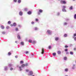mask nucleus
Wrapping results in <instances>:
<instances>
[{
	"label": "nucleus",
	"mask_w": 76,
	"mask_h": 76,
	"mask_svg": "<svg viewBox=\"0 0 76 76\" xmlns=\"http://www.w3.org/2000/svg\"><path fill=\"white\" fill-rule=\"evenodd\" d=\"M13 1L14 2H15L16 3L17 1V0H14Z\"/></svg>",
	"instance_id": "obj_47"
},
{
	"label": "nucleus",
	"mask_w": 76,
	"mask_h": 76,
	"mask_svg": "<svg viewBox=\"0 0 76 76\" xmlns=\"http://www.w3.org/2000/svg\"><path fill=\"white\" fill-rule=\"evenodd\" d=\"M70 54L71 55H73V53L72 52H70Z\"/></svg>",
	"instance_id": "obj_22"
},
{
	"label": "nucleus",
	"mask_w": 76,
	"mask_h": 76,
	"mask_svg": "<svg viewBox=\"0 0 76 76\" xmlns=\"http://www.w3.org/2000/svg\"><path fill=\"white\" fill-rule=\"evenodd\" d=\"M29 69H26V72H29Z\"/></svg>",
	"instance_id": "obj_42"
},
{
	"label": "nucleus",
	"mask_w": 76,
	"mask_h": 76,
	"mask_svg": "<svg viewBox=\"0 0 76 76\" xmlns=\"http://www.w3.org/2000/svg\"><path fill=\"white\" fill-rule=\"evenodd\" d=\"M25 11H27L28 10V9L26 8H25L24 9Z\"/></svg>",
	"instance_id": "obj_36"
},
{
	"label": "nucleus",
	"mask_w": 76,
	"mask_h": 76,
	"mask_svg": "<svg viewBox=\"0 0 76 76\" xmlns=\"http://www.w3.org/2000/svg\"><path fill=\"white\" fill-rule=\"evenodd\" d=\"M21 45H24L23 42H21Z\"/></svg>",
	"instance_id": "obj_33"
},
{
	"label": "nucleus",
	"mask_w": 76,
	"mask_h": 76,
	"mask_svg": "<svg viewBox=\"0 0 76 76\" xmlns=\"http://www.w3.org/2000/svg\"><path fill=\"white\" fill-rule=\"evenodd\" d=\"M74 50H76V48H74Z\"/></svg>",
	"instance_id": "obj_58"
},
{
	"label": "nucleus",
	"mask_w": 76,
	"mask_h": 76,
	"mask_svg": "<svg viewBox=\"0 0 76 76\" xmlns=\"http://www.w3.org/2000/svg\"><path fill=\"white\" fill-rule=\"evenodd\" d=\"M45 50H44V49L43 48H42V52H41V53L42 54H44Z\"/></svg>",
	"instance_id": "obj_4"
},
{
	"label": "nucleus",
	"mask_w": 76,
	"mask_h": 76,
	"mask_svg": "<svg viewBox=\"0 0 76 76\" xmlns=\"http://www.w3.org/2000/svg\"><path fill=\"white\" fill-rule=\"evenodd\" d=\"M37 43V41L36 40H33L32 41V44H36Z\"/></svg>",
	"instance_id": "obj_7"
},
{
	"label": "nucleus",
	"mask_w": 76,
	"mask_h": 76,
	"mask_svg": "<svg viewBox=\"0 0 76 76\" xmlns=\"http://www.w3.org/2000/svg\"><path fill=\"white\" fill-rule=\"evenodd\" d=\"M17 37L18 39H20V35L19 34H18Z\"/></svg>",
	"instance_id": "obj_11"
},
{
	"label": "nucleus",
	"mask_w": 76,
	"mask_h": 76,
	"mask_svg": "<svg viewBox=\"0 0 76 76\" xmlns=\"http://www.w3.org/2000/svg\"><path fill=\"white\" fill-rule=\"evenodd\" d=\"M66 54H69V52H66Z\"/></svg>",
	"instance_id": "obj_60"
},
{
	"label": "nucleus",
	"mask_w": 76,
	"mask_h": 76,
	"mask_svg": "<svg viewBox=\"0 0 76 76\" xmlns=\"http://www.w3.org/2000/svg\"><path fill=\"white\" fill-rule=\"evenodd\" d=\"M38 15H40V13L39 12H38Z\"/></svg>",
	"instance_id": "obj_57"
},
{
	"label": "nucleus",
	"mask_w": 76,
	"mask_h": 76,
	"mask_svg": "<svg viewBox=\"0 0 76 76\" xmlns=\"http://www.w3.org/2000/svg\"><path fill=\"white\" fill-rule=\"evenodd\" d=\"M18 56H15V58H18Z\"/></svg>",
	"instance_id": "obj_53"
},
{
	"label": "nucleus",
	"mask_w": 76,
	"mask_h": 76,
	"mask_svg": "<svg viewBox=\"0 0 76 76\" xmlns=\"http://www.w3.org/2000/svg\"><path fill=\"white\" fill-rule=\"evenodd\" d=\"M28 42L30 43H32V41L31 39H29L28 40Z\"/></svg>",
	"instance_id": "obj_12"
},
{
	"label": "nucleus",
	"mask_w": 76,
	"mask_h": 76,
	"mask_svg": "<svg viewBox=\"0 0 76 76\" xmlns=\"http://www.w3.org/2000/svg\"><path fill=\"white\" fill-rule=\"evenodd\" d=\"M18 3H21V0H18Z\"/></svg>",
	"instance_id": "obj_17"
},
{
	"label": "nucleus",
	"mask_w": 76,
	"mask_h": 76,
	"mask_svg": "<svg viewBox=\"0 0 76 76\" xmlns=\"http://www.w3.org/2000/svg\"><path fill=\"white\" fill-rule=\"evenodd\" d=\"M1 27L2 29H4V27L3 26H1Z\"/></svg>",
	"instance_id": "obj_10"
},
{
	"label": "nucleus",
	"mask_w": 76,
	"mask_h": 76,
	"mask_svg": "<svg viewBox=\"0 0 76 76\" xmlns=\"http://www.w3.org/2000/svg\"><path fill=\"white\" fill-rule=\"evenodd\" d=\"M39 12L40 13H42V10H39Z\"/></svg>",
	"instance_id": "obj_16"
},
{
	"label": "nucleus",
	"mask_w": 76,
	"mask_h": 76,
	"mask_svg": "<svg viewBox=\"0 0 76 76\" xmlns=\"http://www.w3.org/2000/svg\"><path fill=\"white\" fill-rule=\"evenodd\" d=\"M65 76H68L67 75H66Z\"/></svg>",
	"instance_id": "obj_63"
},
{
	"label": "nucleus",
	"mask_w": 76,
	"mask_h": 76,
	"mask_svg": "<svg viewBox=\"0 0 76 76\" xmlns=\"http://www.w3.org/2000/svg\"><path fill=\"white\" fill-rule=\"evenodd\" d=\"M75 67L73 66V67H72V69H75Z\"/></svg>",
	"instance_id": "obj_54"
},
{
	"label": "nucleus",
	"mask_w": 76,
	"mask_h": 76,
	"mask_svg": "<svg viewBox=\"0 0 76 76\" xmlns=\"http://www.w3.org/2000/svg\"><path fill=\"white\" fill-rule=\"evenodd\" d=\"M64 60H67V58L66 57H65L64 58Z\"/></svg>",
	"instance_id": "obj_28"
},
{
	"label": "nucleus",
	"mask_w": 76,
	"mask_h": 76,
	"mask_svg": "<svg viewBox=\"0 0 76 76\" xmlns=\"http://www.w3.org/2000/svg\"><path fill=\"white\" fill-rule=\"evenodd\" d=\"M35 30H38V28L37 27H35Z\"/></svg>",
	"instance_id": "obj_30"
},
{
	"label": "nucleus",
	"mask_w": 76,
	"mask_h": 76,
	"mask_svg": "<svg viewBox=\"0 0 76 76\" xmlns=\"http://www.w3.org/2000/svg\"><path fill=\"white\" fill-rule=\"evenodd\" d=\"M15 43H18V41H15Z\"/></svg>",
	"instance_id": "obj_59"
},
{
	"label": "nucleus",
	"mask_w": 76,
	"mask_h": 76,
	"mask_svg": "<svg viewBox=\"0 0 76 76\" xmlns=\"http://www.w3.org/2000/svg\"><path fill=\"white\" fill-rule=\"evenodd\" d=\"M2 34H5V32H4V31H3L2 32Z\"/></svg>",
	"instance_id": "obj_45"
},
{
	"label": "nucleus",
	"mask_w": 76,
	"mask_h": 76,
	"mask_svg": "<svg viewBox=\"0 0 76 76\" xmlns=\"http://www.w3.org/2000/svg\"><path fill=\"white\" fill-rule=\"evenodd\" d=\"M8 70V67L7 66H5L4 67V70L7 71Z\"/></svg>",
	"instance_id": "obj_3"
},
{
	"label": "nucleus",
	"mask_w": 76,
	"mask_h": 76,
	"mask_svg": "<svg viewBox=\"0 0 76 76\" xmlns=\"http://www.w3.org/2000/svg\"><path fill=\"white\" fill-rule=\"evenodd\" d=\"M65 72H68V69L66 68L65 69Z\"/></svg>",
	"instance_id": "obj_25"
},
{
	"label": "nucleus",
	"mask_w": 76,
	"mask_h": 76,
	"mask_svg": "<svg viewBox=\"0 0 76 76\" xmlns=\"http://www.w3.org/2000/svg\"><path fill=\"white\" fill-rule=\"evenodd\" d=\"M75 41H76V37H75L74 38Z\"/></svg>",
	"instance_id": "obj_48"
},
{
	"label": "nucleus",
	"mask_w": 76,
	"mask_h": 76,
	"mask_svg": "<svg viewBox=\"0 0 76 76\" xmlns=\"http://www.w3.org/2000/svg\"><path fill=\"white\" fill-rule=\"evenodd\" d=\"M74 18L75 19H76V14H75L74 16Z\"/></svg>",
	"instance_id": "obj_32"
},
{
	"label": "nucleus",
	"mask_w": 76,
	"mask_h": 76,
	"mask_svg": "<svg viewBox=\"0 0 76 76\" xmlns=\"http://www.w3.org/2000/svg\"><path fill=\"white\" fill-rule=\"evenodd\" d=\"M11 26H13V24H11Z\"/></svg>",
	"instance_id": "obj_56"
},
{
	"label": "nucleus",
	"mask_w": 76,
	"mask_h": 76,
	"mask_svg": "<svg viewBox=\"0 0 76 76\" xmlns=\"http://www.w3.org/2000/svg\"><path fill=\"white\" fill-rule=\"evenodd\" d=\"M13 70V68H10V70Z\"/></svg>",
	"instance_id": "obj_50"
},
{
	"label": "nucleus",
	"mask_w": 76,
	"mask_h": 76,
	"mask_svg": "<svg viewBox=\"0 0 76 76\" xmlns=\"http://www.w3.org/2000/svg\"><path fill=\"white\" fill-rule=\"evenodd\" d=\"M15 30H16V31H18V28H16L15 29Z\"/></svg>",
	"instance_id": "obj_52"
},
{
	"label": "nucleus",
	"mask_w": 76,
	"mask_h": 76,
	"mask_svg": "<svg viewBox=\"0 0 76 76\" xmlns=\"http://www.w3.org/2000/svg\"><path fill=\"white\" fill-rule=\"evenodd\" d=\"M76 34H74V36L73 37V38H75V37H76Z\"/></svg>",
	"instance_id": "obj_21"
},
{
	"label": "nucleus",
	"mask_w": 76,
	"mask_h": 76,
	"mask_svg": "<svg viewBox=\"0 0 76 76\" xmlns=\"http://www.w3.org/2000/svg\"><path fill=\"white\" fill-rule=\"evenodd\" d=\"M8 56H10L11 55V53L10 52H9L8 54Z\"/></svg>",
	"instance_id": "obj_34"
},
{
	"label": "nucleus",
	"mask_w": 76,
	"mask_h": 76,
	"mask_svg": "<svg viewBox=\"0 0 76 76\" xmlns=\"http://www.w3.org/2000/svg\"><path fill=\"white\" fill-rule=\"evenodd\" d=\"M73 9V7L71 6L70 8H69V9L70 10H72Z\"/></svg>",
	"instance_id": "obj_24"
},
{
	"label": "nucleus",
	"mask_w": 76,
	"mask_h": 76,
	"mask_svg": "<svg viewBox=\"0 0 76 76\" xmlns=\"http://www.w3.org/2000/svg\"><path fill=\"white\" fill-rule=\"evenodd\" d=\"M68 51V50L67 49H66L65 50V51H66V52L67 51Z\"/></svg>",
	"instance_id": "obj_41"
},
{
	"label": "nucleus",
	"mask_w": 76,
	"mask_h": 76,
	"mask_svg": "<svg viewBox=\"0 0 76 76\" xmlns=\"http://www.w3.org/2000/svg\"><path fill=\"white\" fill-rule=\"evenodd\" d=\"M49 49H51V46H49Z\"/></svg>",
	"instance_id": "obj_40"
},
{
	"label": "nucleus",
	"mask_w": 76,
	"mask_h": 76,
	"mask_svg": "<svg viewBox=\"0 0 76 76\" xmlns=\"http://www.w3.org/2000/svg\"><path fill=\"white\" fill-rule=\"evenodd\" d=\"M57 53L58 54L60 55L61 54V52L60 50H58L57 51Z\"/></svg>",
	"instance_id": "obj_8"
},
{
	"label": "nucleus",
	"mask_w": 76,
	"mask_h": 76,
	"mask_svg": "<svg viewBox=\"0 0 76 76\" xmlns=\"http://www.w3.org/2000/svg\"><path fill=\"white\" fill-rule=\"evenodd\" d=\"M9 26H7V27H6V28L7 29H9Z\"/></svg>",
	"instance_id": "obj_39"
},
{
	"label": "nucleus",
	"mask_w": 76,
	"mask_h": 76,
	"mask_svg": "<svg viewBox=\"0 0 76 76\" xmlns=\"http://www.w3.org/2000/svg\"><path fill=\"white\" fill-rule=\"evenodd\" d=\"M36 22H38V19L37 18L36 19Z\"/></svg>",
	"instance_id": "obj_44"
},
{
	"label": "nucleus",
	"mask_w": 76,
	"mask_h": 76,
	"mask_svg": "<svg viewBox=\"0 0 76 76\" xmlns=\"http://www.w3.org/2000/svg\"><path fill=\"white\" fill-rule=\"evenodd\" d=\"M73 67H74V66H75V64L73 65Z\"/></svg>",
	"instance_id": "obj_61"
},
{
	"label": "nucleus",
	"mask_w": 76,
	"mask_h": 76,
	"mask_svg": "<svg viewBox=\"0 0 76 76\" xmlns=\"http://www.w3.org/2000/svg\"><path fill=\"white\" fill-rule=\"evenodd\" d=\"M9 66H10V67H13V65L12 64H9Z\"/></svg>",
	"instance_id": "obj_23"
},
{
	"label": "nucleus",
	"mask_w": 76,
	"mask_h": 76,
	"mask_svg": "<svg viewBox=\"0 0 76 76\" xmlns=\"http://www.w3.org/2000/svg\"><path fill=\"white\" fill-rule=\"evenodd\" d=\"M18 27H19L20 28H21L22 27V26H21V25L20 24H19L18 25Z\"/></svg>",
	"instance_id": "obj_27"
},
{
	"label": "nucleus",
	"mask_w": 76,
	"mask_h": 76,
	"mask_svg": "<svg viewBox=\"0 0 76 76\" xmlns=\"http://www.w3.org/2000/svg\"><path fill=\"white\" fill-rule=\"evenodd\" d=\"M59 39V38L58 37H56L55 38V40L56 41H58Z\"/></svg>",
	"instance_id": "obj_20"
},
{
	"label": "nucleus",
	"mask_w": 76,
	"mask_h": 76,
	"mask_svg": "<svg viewBox=\"0 0 76 76\" xmlns=\"http://www.w3.org/2000/svg\"><path fill=\"white\" fill-rule=\"evenodd\" d=\"M47 32L48 33V34H49V35H51V34H52V31L49 30H48L47 31Z\"/></svg>",
	"instance_id": "obj_2"
},
{
	"label": "nucleus",
	"mask_w": 76,
	"mask_h": 76,
	"mask_svg": "<svg viewBox=\"0 0 76 76\" xmlns=\"http://www.w3.org/2000/svg\"><path fill=\"white\" fill-rule=\"evenodd\" d=\"M67 23H64V25H67Z\"/></svg>",
	"instance_id": "obj_37"
},
{
	"label": "nucleus",
	"mask_w": 76,
	"mask_h": 76,
	"mask_svg": "<svg viewBox=\"0 0 76 76\" xmlns=\"http://www.w3.org/2000/svg\"><path fill=\"white\" fill-rule=\"evenodd\" d=\"M62 10L63 12H67V11L65 9H62Z\"/></svg>",
	"instance_id": "obj_9"
},
{
	"label": "nucleus",
	"mask_w": 76,
	"mask_h": 76,
	"mask_svg": "<svg viewBox=\"0 0 76 76\" xmlns=\"http://www.w3.org/2000/svg\"><path fill=\"white\" fill-rule=\"evenodd\" d=\"M57 15L58 16V15H60V13L58 12V13H57Z\"/></svg>",
	"instance_id": "obj_46"
},
{
	"label": "nucleus",
	"mask_w": 76,
	"mask_h": 76,
	"mask_svg": "<svg viewBox=\"0 0 76 76\" xmlns=\"http://www.w3.org/2000/svg\"><path fill=\"white\" fill-rule=\"evenodd\" d=\"M29 52L28 51H26V54H28V53Z\"/></svg>",
	"instance_id": "obj_51"
},
{
	"label": "nucleus",
	"mask_w": 76,
	"mask_h": 76,
	"mask_svg": "<svg viewBox=\"0 0 76 76\" xmlns=\"http://www.w3.org/2000/svg\"><path fill=\"white\" fill-rule=\"evenodd\" d=\"M33 56H34V55L32 54L30 55V56L31 57H33Z\"/></svg>",
	"instance_id": "obj_38"
},
{
	"label": "nucleus",
	"mask_w": 76,
	"mask_h": 76,
	"mask_svg": "<svg viewBox=\"0 0 76 76\" xmlns=\"http://www.w3.org/2000/svg\"><path fill=\"white\" fill-rule=\"evenodd\" d=\"M65 8H66V6H63L62 7V8H63V9H65Z\"/></svg>",
	"instance_id": "obj_43"
},
{
	"label": "nucleus",
	"mask_w": 76,
	"mask_h": 76,
	"mask_svg": "<svg viewBox=\"0 0 76 76\" xmlns=\"http://www.w3.org/2000/svg\"><path fill=\"white\" fill-rule=\"evenodd\" d=\"M32 75H33V72L32 71H29L28 73V75L29 76H31Z\"/></svg>",
	"instance_id": "obj_1"
},
{
	"label": "nucleus",
	"mask_w": 76,
	"mask_h": 76,
	"mask_svg": "<svg viewBox=\"0 0 76 76\" xmlns=\"http://www.w3.org/2000/svg\"><path fill=\"white\" fill-rule=\"evenodd\" d=\"M68 46H67V45H66V46H65V48H67V47H68Z\"/></svg>",
	"instance_id": "obj_49"
},
{
	"label": "nucleus",
	"mask_w": 76,
	"mask_h": 76,
	"mask_svg": "<svg viewBox=\"0 0 76 76\" xmlns=\"http://www.w3.org/2000/svg\"><path fill=\"white\" fill-rule=\"evenodd\" d=\"M20 16H22L23 15V12L22 11H20L19 13Z\"/></svg>",
	"instance_id": "obj_6"
},
{
	"label": "nucleus",
	"mask_w": 76,
	"mask_h": 76,
	"mask_svg": "<svg viewBox=\"0 0 76 76\" xmlns=\"http://www.w3.org/2000/svg\"><path fill=\"white\" fill-rule=\"evenodd\" d=\"M67 34H65L64 35V37H67Z\"/></svg>",
	"instance_id": "obj_31"
},
{
	"label": "nucleus",
	"mask_w": 76,
	"mask_h": 76,
	"mask_svg": "<svg viewBox=\"0 0 76 76\" xmlns=\"http://www.w3.org/2000/svg\"><path fill=\"white\" fill-rule=\"evenodd\" d=\"M25 64H22L21 65V67H25Z\"/></svg>",
	"instance_id": "obj_13"
},
{
	"label": "nucleus",
	"mask_w": 76,
	"mask_h": 76,
	"mask_svg": "<svg viewBox=\"0 0 76 76\" xmlns=\"http://www.w3.org/2000/svg\"><path fill=\"white\" fill-rule=\"evenodd\" d=\"M61 4H66V2L65 1H61Z\"/></svg>",
	"instance_id": "obj_5"
},
{
	"label": "nucleus",
	"mask_w": 76,
	"mask_h": 76,
	"mask_svg": "<svg viewBox=\"0 0 76 76\" xmlns=\"http://www.w3.org/2000/svg\"><path fill=\"white\" fill-rule=\"evenodd\" d=\"M8 24H11V22L10 21H9L8 22Z\"/></svg>",
	"instance_id": "obj_35"
},
{
	"label": "nucleus",
	"mask_w": 76,
	"mask_h": 76,
	"mask_svg": "<svg viewBox=\"0 0 76 76\" xmlns=\"http://www.w3.org/2000/svg\"><path fill=\"white\" fill-rule=\"evenodd\" d=\"M28 15H31V12L29 11L28 12Z\"/></svg>",
	"instance_id": "obj_18"
},
{
	"label": "nucleus",
	"mask_w": 76,
	"mask_h": 76,
	"mask_svg": "<svg viewBox=\"0 0 76 76\" xmlns=\"http://www.w3.org/2000/svg\"><path fill=\"white\" fill-rule=\"evenodd\" d=\"M53 56H55L56 55V53H53Z\"/></svg>",
	"instance_id": "obj_19"
},
{
	"label": "nucleus",
	"mask_w": 76,
	"mask_h": 76,
	"mask_svg": "<svg viewBox=\"0 0 76 76\" xmlns=\"http://www.w3.org/2000/svg\"><path fill=\"white\" fill-rule=\"evenodd\" d=\"M25 66L26 67L28 66V63H26V64H25Z\"/></svg>",
	"instance_id": "obj_26"
},
{
	"label": "nucleus",
	"mask_w": 76,
	"mask_h": 76,
	"mask_svg": "<svg viewBox=\"0 0 76 76\" xmlns=\"http://www.w3.org/2000/svg\"><path fill=\"white\" fill-rule=\"evenodd\" d=\"M75 63H76V61H75Z\"/></svg>",
	"instance_id": "obj_64"
},
{
	"label": "nucleus",
	"mask_w": 76,
	"mask_h": 76,
	"mask_svg": "<svg viewBox=\"0 0 76 76\" xmlns=\"http://www.w3.org/2000/svg\"><path fill=\"white\" fill-rule=\"evenodd\" d=\"M19 68L20 71H21V70H22V68H21V67L19 66Z\"/></svg>",
	"instance_id": "obj_15"
},
{
	"label": "nucleus",
	"mask_w": 76,
	"mask_h": 76,
	"mask_svg": "<svg viewBox=\"0 0 76 76\" xmlns=\"http://www.w3.org/2000/svg\"><path fill=\"white\" fill-rule=\"evenodd\" d=\"M23 61H20V64H23Z\"/></svg>",
	"instance_id": "obj_29"
},
{
	"label": "nucleus",
	"mask_w": 76,
	"mask_h": 76,
	"mask_svg": "<svg viewBox=\"0 0 76 76\" xmlns=\"http://www.w3.org/2000/svg\"><path fill=\"white\" fill-rule=\"evenodd\" d=\"M13 26H16V23H13Z\"/></svg>",
	"instance_id": "obj_14"
},
{
	"label": "nucleus",
	"mask_w": 76,
	"mask_h": 76,
	"mask_svg": "<svg viewBox=\"0 0 76 76\" xmlns=\"http://www.w3.org/2000/svg\"><path fill=\"white\" fill-rule=\"evenodd\" d=\"M31 23H32V24H34V22H31Z\"/></svg>",
	"instance_id": "obj_55"
},
{
	"label": "nucleus",
	"mask_w": 76,
	"mask_h": 76,
	"mask_svg": "<svg viewBox=\"0 0 76 76\" xmlns=\"http://www.w3.org/2000/svg\"><path fill=\"white\" fill-rule=\"evenodd\" d=\"M18 66H18V65L17 66V67H18Z\"/></svg>",
	"instance_id": "obj_62"
}]
</instances>
